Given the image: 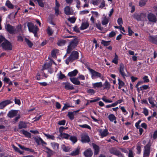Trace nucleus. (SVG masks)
<instances>
[{"label":"nucleus","mask_w":157,"mask_h":157,"mask_svg":"<svg viewBox=\"0 0 157 157\" xmlns=\"http://www.w3.org/2000/svg\"><path fill=\"white\" fill-rule=\"evenodd\" d=\"M117 23L118 24L120 25H121L123 24V21L122 18H119L118 19Z\"/></svg>","instance_id":"61"},{"label":"nucleus","mask_w":157,"mask_h":157,"mask_svg":"<svg viewBox=\"0 0 157 157\" xmlns=\"http://www.w3.org/2000/svg\"><path fill=\"white\" fill-rule=\"evenodd\" d=\"M18 111L16 110H11L8 114V116L10 118L13 117L17 115Z\"/></svg>","instance_id":"18"},{"label":"nucleus","mask_w":157,"mask_h":157,"mask_svg":"<svg viewBox=\"0 0 157 157\" xmlns=\"http://www.w3.org/2000/svg\"><path fill=\"white\" fill-rule=\"evenodd\" d=\"M2 48L5 50H9L12 49V45L7 40H5L2 44Z\"/></svg>","instance_id":"5"},{"label":"nucleus","mask_w":157,"mask_h":157,"mask_svg":"<svg viewBox=\"0 0 157 157\" xmlns=\"http://www.w3.org/2000/svg\"><path fill=\"white\" fill-rule=\"evenodd\" d=\"M118 57L116 53H115L114 57L112 60V62L116 64L118 63Z\"/></svg>","instance_id":"35"},{"label":"nucleus","mask_w":157,"mask_h":157,"mask_svg":"<svg viewBox=\"0 0 157 157\" xmlns=\"http://www.w3.org/2000/svg\"><path fill=\"white\" fill-rule=\"evenodd\" d=\"M150 152V145L149 144H147L144 147L143 157H149Z\"/></svg>","instance_id":"6"},{"label":"nucleus","mask_w":157,"mask_h":157,"mask_svg":"<svg viewBox=\"0 0 157 157\" xmlns=\"http://www.w3.org/2000/svg\"><path fill=\"white\" fill-rule=\"evenodd\" d=\"M147 1L140 0L139 3V6L140 7H143L146 4Z\"/></svg>","instance_id":"44"},{"label":"nucleus","mask_w":157,"mask_h":157,"mask_svg":"<svg viewBox=\"0 0 157 157\" xmlns=\"http://www.w3.org/2000/svg\"><path fill=\"white\" fill-rule=\"evenodd\" d=\"M35 140L36 143L38 145L41 144L42 145H46L47 143L44 142L40 137H37L35 138Z\"/></svg>","instance_id":"17"},{"label":"nucleus","mask_w":157,"mask_h":157,"mask_svg":"<svg viewBox=\"0 0 157 157\" xmlns=\"http://www.w3.org/2000/svg\"><path fill=\"white\" fill-rule=\"evenodd\" d=\"M152 137L154 139H155L157 138V130L154 132Z\"/></svg>","instance_id":"64"},{"label":"nucleus","mask_w":157,"mask_h":157,"mask_svg":"<svg viewBox=\"0 0 157 157\" xmlns=\"http://www.w3.org/2000/svg\"><path fill=\"white\" fill-rule=\"evenodd\" d=\"M120 108L122 112L124 113V115H126L128 114V112L126 111V110L125 109L124 107H120Z\"/></svg>","instance_id":"54"},{"label":"nucleus","mask_w":157,"mask_h":157,"mask_svg":"<svg viewBox=\"0 0 157 157\" xmlns=\"http://www.w3.org/2000/svg\"><path fill=\"white\" fill-rule=\"evenodd\" d=\"M108 118L111 122H113L114 120H116V117L113 114H110L108 116Z\"/></svg>","instance_id":"38"},{"label":"nucleus","mask_w":157,"mask_h":157,"mask_svg":"<svg viewBox=\"0 0 157 157\" xmlns=\"http://www.w3.org/2000/svg\"><path fill=\"white\" fill-rule=\"evenodd\" d=\"M44 149L45 151L48 153V156L49 157L52 154L53 151L50 149L49 148L47 147H44Z\"/></svg>","instance_id":"31"},{"label":"nucleus","mask_w":157,"mask_h":157,"mask_svg":"<svg viewBox=\"0 0 157 157\" xmlns=\"http://www.w3.org/2000/svg\"><path fill=\"white\" fill-rule=\"evenodd\" d=\"M92 146L94 150V154H98V153L99 150V146L94 144H92Z\"/></svg>","instance_id":"28"},{"label":"nucleus","mask_w":157,"mask_h":157,"mask_svg":"<svg viewBox=\"0 0 157 157\" xmlns=\"http://www.w3.org/2000/svg\"><path fill=\"white\" fill-rule=\"evenodd\" d=\"M102 100L103 101L106 103H112L113 102V101L112 100H109L107 99L105 96H104L102 97Z\"/></svg>","instance_id":"51"},{"label":"nucleus","mask_w":157,"mask_h":157,"mask_svg":"<svg viewBox=\"0 0 157 157\" xmlns=\"http://www.w3.org/2000/svg\"><path fill=\"white\" fill-rule=\"evenodd\" d=\"M111 153L116 155L118 157H123L124 155L118 150L115 148H112L110 150Z\"/></svg>","instance_id":"7"},{"label":"nucleus","mask_w":157,"mask_h":157,"mask_svg":"<svg viewBox=\"0 0 157 157\" xmlns=\"http://www.w3.org/2000/svg\"><path fill=\"white\" fill-rule=\"evenodd\" d=\"M27 25L29 31L30 32L33 33L34 36H36L37 33L39 30V29L38 27L31 22H28Z\"/></svg>","instance_id":"4"},{"label":"nucleus","mask_w":157,"mask_h":157,"mask_svg":"<svg viewBox=\"0 0 157 157\" xmlns=\"http://www.w3.org/2000/svg\"><path fill=\"white\" fill-rule=\"evenodd\" d=\"M118 81L119 85L123 87L124 85V83L119 78L118 79Z\"/></svg>","instance_id":"60"},{"label":"nucleus","mask_w":157,"mask_h":157,"mask_svg":"<svg viewBox=\"0 0 157 157\" xmlns=\"http://www.w3.org/2000/svg\"><path fill=\"white\" fill-rule=\"evenodd\" d=\"M21 132L27 137H30L31 136V134L26 131L23 130H21Z\"/></svg>","instance_id":"39"},{"label":"nucleus","mask_w":157,"mask_h":157,"mask_svg":"<svg viewBox=\"0 0 157 157\" xmlns=\"http://www.w3.org/2000/svg\"><path fill=\"white\" fill-rule=\"evenodd\" d=\"M18 127L20 129L26 128L27 127L26 124L23 122H20L19 124Z\"/></svg>","instance_id":"30"},{"label":"nucleus","mask_w":157,"mask_h":157,"mask_svg":"<svg viewBox=\"0 0 157 157\" xmlns=\"http://www.w3.org/2000/svg\"><path fill=\"white\" fill-rule=\"evenodd\" d=\"M93 87L94 88H99L103 86L102 83L101 82H97L92 83Z\"/></svg>","instance_id":"23"},{"label":"nucleus","mask_w":157,"mask_h":157,"mask_svg":"<svg viewBox=\"0 0 157 157\" xmlns=\"http://www.w3.org/2000/svg\"><path fill=\"white\" fill-rule=\"evenodd\" d=\"M88 69L90 72L91 73V77L93 79H95L99 78L102 80H104V77L101 73L90 68H89Z\"/></svg>","instance_id":"2"},{"label":"nucleus","mask_w":157,"mask_h":157,"mask_svg":"<svg viewBox=\"0 0 157 157\" xmlns=\"http://www.w3.org/2000/svg\"><path fill=\"white\" fill-rule=\"evenodd\" d=\"M145 15L144 13H141L140 14H135L134 15V17L138 21H140L142 20L143 17H145Z\"/></svg>","instance_id":"16"},{"label":"nucleus","mask_w":157,"mask_h":157,"mask_svg":"<svg viewBox=\"0 0 157 157\" xmlns=\"http://www.w3.org/2000/svg\"><path fill=\"white\" fill-rule=\"evenodd\" d=\"M25 41L30 48H31L33 45V44L32 42L26 38H25Z\"/></svg>","instance_id":"42"},{"label":"nucleus","mask_w":157,"mask_h":157,"mask_svg":"<svg viewBox=\"0 0 157 157\" xmlns=\"http://www.w3.org/2000/svg\"><path fill=\"white\" fill-rule=\"evenodd\" d=\"M12 102L9 100L4 101L0 103V109H3L6 105L11 103Z\"/></svg>","instance_id":"15"},{"label":"nucleus","mask_w":157,"mask_h":157,"mask_svg":"<svg viewBox=\"0 0 157 157\" xmlns=\"http://www.w3.org/2000/svg\"><path fill=\"white\" fill-rule=\"evenodd\" d=\"M66 121L65 120H62L59 121L58 122V124L60 125H64L65 124Z\"/></svg>","instance_id":"58"},{"label":"nucleus","mask_w":157,"mask_h":157,"mask_svg":"<svg viewBox=\"0 0 157 157\" xmlns=\"http://www.w3.org/2000/svg\"><path fill=\"white\" fill-rule=\"evenodd\" d=\"M109 21V18L105 16V17L102 18V21H101L102 24L103 25H106L108 23Z\"/></svg>","instance_id":"29"},{"label":"nucleus","mask_w":157,"mask_h":157,"mask_svg":"<svg viewBox=\"0 0 157 157\" xmlns=\"http://www.w3.org/2000/svg\"><path fill=\"white\" fill-rule=\"evenodd\" d=\"M36 1L38 2L39 6L41 7H43L44 6V4L42 0H36Z\"/></svg>","instance_id":"53"},{"label":"nucleus","mask_w":157,"mask_h":157,"mask_svg":"<svg viewBox=\"0 0 157 157\" xmlns=\"http://www.w3.org/2000/svg\"><path fill=\"white\" fill-rule=\"evenodd\" d=\"M52 63L56 65V63L53 60H50V61L48 62H46L44 64L43 67V69H48V71L51 74L53 73L54 71H55V72H56L57 71V68L56 67H55L54 69H52L50 67Z\"/></svg>","instance_id":"1"},{"label":"nucleus","mask_w":157,"mask_h":157,"mask_svg":"<svg viewBox=\"0 0 157 157\" xmlns=\"http://www.w3.org/2000/svg\"><path fill=\"white\" fill-rule=\"evenodd\" d=\"M126 69L125 68L124 65L121 63L119 67V72L121 75L124 77L125 76H126V75L125 73V71Z\"/></svg>","instance_id":"11"},{"label":"nucleus","mask_w":157,"mask_h":157,"mask_svg":"<svg viewBox=\"0 0 157 157\" xmlns=\"http://www.w3.org/2000/svg\"><path fill=\"white\" fill-rule=\"evenodd\" d=\"M62 148L63 151L65 152H67L69 150V148L68 147H66L64 145L62 146Z\"/></svg>","instance_id":"50"},{"label":"nucleus","mask_w":157,"mask_h":157,"mask_svg":"<svg viewBox=\"0 0 157 157\" xmlns=\"http://www.w3.org/2000/svg\"><path fill=\"white\" fill-rule=\"evenodd\" d=\"M150 41L152 43L157 44V36H150L148 37Z\"/></svg>","instance_id":"21"},{"label":"nucleus","mask_w":157,"mask_h":157,"mask_svg":"<svg viewBox=\"0 0 157 157\" xmlns=\"http://www.w3.org/2000/svg\"><path fill=\"white\" fill-rule=\"evenodd\" d=\"M63 85L64 86L66 90H71L74 89V88L72 85L68 82H63Z\"/></svg>","instance_id":"19"},{"label":"nucleus","mask_w":157,"mask_h":157,"mask_svg":"<svg viewBox=\"0 0 157 157\" xmlns=\"http://www.w3.org/2000/svg\"><path fill=\"white\" fill-rule=\"evenodd\" d=\"M78 72V71L75 69L73 71L69 72L68 74V76L69 77L75 76L76 75Z\"/></svg>","instance_id":"27"},{"label":"nucleus","mask_w":157,"mask_h":157,"mask_svg":"<svg viewBox=\"0 0 157 157\" xmlns=\"http://www.w3.org/2000/svg\"><path fill=\"white\" fill-rule=\"evenodd\" d=\"M75 40L72 41L70 43L67 49V53H70L72 50L77 45V43H76Z\"/></svg>","instance_id":"9"},{"label":"nucleus","mask_w":157,"mask_h":157,"mask_svg":"<svg viewBox=\"0 0 157 157\" xmlns=\"http://www.w3.org/2000/svg\"><path fill=\"white\" fill-rule=\"evenodd\" d=\"M81 141L83 143H88L90 141L89 136L86 134H83L81 135Z\"/></svg>","instance_id":"12"},{"label":"nucleus","mask_w":157,"mask_h":157,"mask_svg":"<svg viewBox=\"0 0 157 157\" xmlns=\"http://www.w3.org/2000/svg\"><path fill=\"white\" fill-rule=\"evenodd\" d=\"M134 154L132 150H129L128 154V157H134Z\"/></svg>","instance_id":"62"},{"label":"nucleus","mask_w":157,"mask_h":157,"mask_svg":"<svg viewBox=\"0 0 157 157\" xmlns=\"http://www.w3.org/2000/svg\"><path fill=\"white\" fill-rule=\"evenodd\" d=\"M78 53L76 51H74L72 52L70 56L65 60L66 63L68 65L69 62H72L74 60L78 58Z\"/></svg>","instance_id":"3"},{"label":"nucleus","mask_w":157,"mask_h":157,"mask_svg":"<svg viewBox=\"0 0 157 157\" xmlns=\"http://www.w3.org/2000/svg\"><path fill=\"white\" fill-rule=\"evenodd\" d=\"M5 5L7 6L8 8L10 9H13L14 7L13 5L9 0L6 1L5 3Z\"/></svg>","instance_id":"32"},{"label":"nucleus","mask_w":157,"mask_h":157,"mask_svg":"<svg viewBox=\"0 0 157 157\" xmlns=\"http://www.w3.org/2000/svg\"><path fill=\"white\" fill-rule=\"evenodd\" d=\"M87 92L91 95L94 94L95 93V91L93 89H88L87 90Z\"/></svg>","instance_id":"43"},{"label":"nucleus","mask_w":157,"mask_h":157,"mask_svg":"<svg viewBox=\"0 0 157 157\" xmlns=\"http://www.w3.org/2000/svg\"><path fill=\"white\" fill-rule=\"evenodd\" d=\"M70 140L74 143H75L77 141V138L75 136H72L70 137Z\"/></svg>","instance_id":"47"},{"label":"nucleus","mask_w":157,"mask_h":157,"mask_svg":"<svg viewBox=\"0 0 157 157\" xmlns=\"http://www.w3.org/2000/svg\"><path fill=\"white\" fill-rule=\"evenodd\" d=\"M89 25V23L87 21H83L80 27L81 30L86 29Z\"/></svg>","instance_id":"20"},{"label":"nucleus","mask_w":157,"mask_h":157,"mask_svg":"<svg viewBox=\"0 0 157 157\" xmlns=\"http://www.w3.org/2000/svg\"><path fill=\"white\" fill-rule=\"evenodd\" d=\"M44 135L47 137V139H50L52 140H54L55 139V137L53 135L45 133H44Z\"/></svg>","instance_id":"45"},{"label":"nucleus","mask_w":157,"mask_h":157,"mask_svg":"<svg viewBox=\"0 0 157 157\" xmlns=\"http://www.w3.org/2000/svg\"><path fill=\"white\" fill-rule=\"evenodd\" d=\"M147 18L149 21L153 23L156 22L157 21L156 16L151 13H149L148 14Z\"/></svg>","instance_id":"10"},{"label":"nucleus","mask_w":157,"mask_h":157,"mask_svg":"<svg viewBox=\"0 0 157 157\" xmlns=\"http://www.w3.org/2000/svg\"><path fill=\"white\" fill-rule=\"evenodd\" d=\"M104 89L109 90L110 88V85L107 81H106L104 84Z\"/></svg>","instance_id":"33"},{"label":"nucleus","mask_w":157,"mask_h":157,"mask_svg":"<svg viewBox=\"0 0 157 157\" xmlns=\"http://www.w3.org/2000/svg\"><path fill=\"white\" fill-rule=\"evenodd\" d=\"M149 103L152 105V106L154 105V103L153 98L152 97H150L148 98Z\"/></svg>","instance_id":"56"},{"label":"nucleus","mask_w":157,"mask_h":157,"mask_svg":"<svg viewBox=\"0 0 157 157\" xmlns=\"http://www.w3.org/2000/svg\"><path fill=\"white\" fill-rule=\"evenodd\" d=\"M110 41H105L102 40L101 41V44L105 46H107L110 44Z\"/></svg>","instance_id":"41"},{"label":"nucleus","mask_w":157,"mask_h":157,"mask_svg":"<svg viewBox=\"0 0 157 157\" xmlns=\"http://www.w3.org/2000/svg\"><path fill=\"white\" fill-rule=\"evenodd\" d=\"M149 88V86L147 85H144L140 87L141 90H147Z\"/></svg>","instance_id":"52"},{"label":"nucleus","mask_w":157,"mask_h":157,"mask_svg":"<svg viewBox=\"0 0 157 157\" xmlns=\"http://www.w3.org/2000/svg\"><path fill=\"white\" fill-rule=\"evenodd\" d=\"M96 26L98 29L100 30H101L103 29V28L101 27V23L99 22L96 24Z\"/></svg>","instance_id":"55"},{"label":"nucleus","mask_w":157,"mask_h":157,"mask_svg":"<svg viewBox=\"0 0 157 157\" xmlns=\"http://www.w3.org/2000/svg\"><path fill=\"white\" fill-rule=\"evenodd\" d=\"M57 76L59 79H61L65 77V76L64 74H62L61 71H60L59 73H58Z\"/></svg>","instance_id":"40"},{"label":"nucleus","mask_w":157,"mask_h":157,"mask_svg":"<svg viewBox=\"0 0 157 157\" xmlns=\"http://www.w3.org/2000/svg\"><path fill=\"white\" fill-rule=\"evenodd\" d=\"M79 126L83 128H87L89 129H90L91 128L90 126L86 124L83 125H79Z\"/></svg>","instance_id":"49"},{"label":"nucleus","mask_w":157,"mask_h":157,"mask_svg":"<svg viewBox=\"0 0 157 157\" xmlns=\"http://www.w3.org/2000/svg\"><path fill=\"white\" fill-rule=\"evenodd\" d=\"M60 135L63 138L67 139H68L70 137V136L69 135L65 133H62Z\"/></svg>","instance_id":"46"},{"label":"nucleus","mask_w":157,"mask_h":157,"mask_svg":"<svg viewBox=\"0 0 157 157\" xmlns=\"http://www.w3.org/2000/svg\"><path fill=\"white\" fill-rule=\"evenodd\" d=\"M79 148H77L75 150L73 151L71 153V155L72 156H75L78 155L79 152Z\"/></svg>","instance_id":"37"},{"label":"nucleus","mask_w":157,"mask_h":157,"mask_svg":"<svg viewBox=\"0 0 157 157\" xmlns=\"http://www.w3.org/2000/svg\"><path fill=\"white\" fill-rule=\"evenodd\" d=\"M71 81L74 84L78 85L80 84V82L78 78H70Z\"/></svg>","instance_id":"26"},{"label":"nucleus","mask_w":157,"mask_h":157,"mask_svg":"<svg viewBox=\"0 0 157 157\" xmlns=\"http://www.w3.org/2000/svg\"><path fill=\"white\" fill-rule=\"evenodd\" d=\"M84 154L86 157H91L93 153L90 149H87L84 152Z\"/></svg>","instance_id":"24"},{"label":"nucleus","mask_w":157,"mask_h":157,"mask_svg":"<svg viewBox=\"0 0 157 157\" xmlns=\"http://www.w3.org/2000/svg\"><path fill=\"white\" fill-rule=\"evenodd\" d=\"M52 148L55 151H57L59 149V144L55 142H53L51 143Z\"/></svg>","instance_id":"25"},{"label":"nucleus","mask_w":157,"mask_h":157,"mask_svg":"<svg viewBox=\"0 0 157 157\" xmlns=\"http://www.w3.org/2000/svg\"><path fill=\"white\" fill-rule=\"evenodd\" d=\"M5 28L6 31L10 34L14 33L16 32V29L14 27L9 24L6 25Z\"/></svg>","instance_id":"8"},{"label":"nucleus","mask_w":157,"mask_h":157,"mask_svg":"<svg viewBox=\"0 0 157 157\" xmlns=\"http://www.w3.org/2000/svg\"><path fill=\"white\" fill-rule=\"evenodd\" d=\"M66 43V41L65 40H58L57 42V45L59 46H63L65 45Z\"/></svg>","instance_id":"36"},{"label":"nucleus","mask_w":157,"mask_h":157,"mask_svg":"<svg viewBox=\"0 0 157 157\" xmlns=\"http://www.w3.org/2000/svg\"><path fill=\"white\" fill-rule=\"evenodd\" d=\"M98 131L99 133V135L101 136V138L106 136L108 134V130L106 129L102 130L100 129H98Z\"/></svg>","instance_id":"13"},{"label":"nucleus","mask_w":157,"mask_h":157,"mask_svg":"<svg viewBox=\"0 0 157 157\" xmlns=\"http://www.w3.org/2000/svg\"><path fill=\"white\" fill-rule=\"evenodd\" d=\"M75 20L76 19L74 17H70L68 19V20L72 23H75Z\"/></svg>","instance_id":"63"},{"label":"nucleus","mask_w":157,"mask_h":157,"mask_svg":"<svg viewBox=\"0 0 157 157\" xmlns=\"http://www.w3.org/2000/svg\"><path fill=\"white\" fill-rule=\"evenodd\" d=\"M53 33V30L50 27H48L47 29V33L49 36L51 35Z\"/></svg>","instance_id":"48"},{"label":"nucleus","mask_w":157,"mask_h":157,"mask_svg":"<svg viewBox=\"0 0 157 157\" xmlns=\"http://www.w3.org/2000/svg\"><path fill=\"white\" fill-rule=\"evenodd\" d=\"M64 12L67 15H72L73 12L69 6H66L64 9Z\"/></svg>","instance_id":"14"},{"label":"nucleus","mask_w":157,"mask_h":157,"mask_svg":"<svg viewBox=\"0 0 157 157\" xmlns=\"http://www.w3.org/2000/svg\"><path fill=\"white\" fill-rule=\"evenodd\" d=\"M75 114V112H69L68 114V116L71 120H73L74 118V115Z\"/></svg>","instance_id":"34"},{"label":"nucleus","mask_w":157,"mask_h":157,"mask_svg":"<svg viewBox=\"0 0 157 157\" xmlns=\"http://www.w3.org/2000/svg\"><path fill=\"white\" fill-rule=\"evenodd\" d=\"M60 6L57 0H56V6L55 7V14L58 15L59 14V8Z\"/></svg>","instance_id":"22"},{"label":"nucleus","mask_w":157,"mask_h":157,"mask_svg":"<svg viewBox=\"0 0 157 157\" xmlns=\"http://www.w3.org/2000/svg\"><path fill=\"white\" fill-rule=\"evenodd\" d=\"M144 83H147L149 82V80L148 78V76H145L143 78Z\"/></svg>","instance_id":"57"},{"label":"nucleus","mask_w":157,"mask_h":157,"mask_svg":"<svg viewBox=\"0 0 157 157\" xmlns=\"http://www.w3.org/2000/svg\"><path fill=\"white\" fill-rule=\"evenodd\" d=\"M143 113L144 114L145 116H147L148 115V110L146 108H144L143 109Z\"/></svg>","instance_id":"59"}]
</instances>
